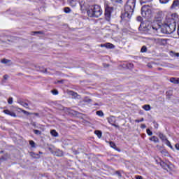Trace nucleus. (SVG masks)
<instances>
[{"label":"nucleus","mask_w":179,"mask_h":179,"mask_svg":"<svg viewBox=\"0 0 179 179\" xmlns=\"http://www.w3.org/2000/svg\"><path fill=\"white\" fill-rule=\"evenodd\" d=\"M145 31H146L147 34H155L157 36V34L163 33V27L159 23L154 22L150 25H148L145 28Z\"/></svg>","instance_id":"f03ea898"},{"label":"nucleus","mask_w":179,"mask_h":179,"mask_svg":"<svg viewBox=\"0 0 179 179\" xmlns=\"http://www.w3.org/2000/svg\"><path fill=\"white\" fill-rule=\"evenodd\" d=\"M136 179H143V177L141 176H136Z\"/></svg>","instance_id":"37998d69"},{"label":"nucleus","mask_w":179,"mask_h":179,"mask_svg":"<svg viewBox=\"0 0 179 179\" xmlns=\"http://www.w3.org/2000/svg\"><path fill=\"white\" fill-rule=\"evenodd\" d=\"M113 3H117V2H120L119 0H110Z\"/></svg>","instance_id":"c03bdc74"},{"label":"nucleus","mask_w":179,"mask_h":179,"mask_svg":"<svg viewBox=\"0 0 179 179\" xmlns=\"http://www.w3.org/2000/svg\"><path fill=\"white\" fill-rule=\"evenodd\" d=\"M175 147H176V149L177 150H179V143H176V144L175 145Z\"/></svg>","instance_id":"79ce46f5"},{"label":"nucleus","mask_w":179,"mask_h":179,"mask_svg":"<svg viewBox=\"0 0 179 179\" xmlns=\"http://www.w3.org/2000/svg\"><path fill=\"white\" fill-rule=\"evenodd\" d=\"M147 51H148V48L146 46L144 45L141 48V52H146Z\"/></svg>","instance_id":"393cba45"},{"label":"nucleus","mask_w":179,"mask_h":179,"mask_svg":"<svg viewBox=\"0 0 179 179\" xmlns=\"http://www.w3.org/2000/svg\"><path fill=\"white\" fill-rule=\"evenodd\" d=\"M101 47H105L106 48V43L105 44H101Z\"/></svg>","instance_id":"09e8293b"},{"label":"nucleus","mask_w":179,"mask_h":179,"mask_svg":"<svg viewBox=\"0 0 179 179\" xmlns=\"http://www.w3.org/2000/svg\"><path fill=\"white\" fill-rule=\"evenodd\" d=\"M114 8L110 6L108 3H105V18L108 22H110L111 20V13H113Z\"/></svg>","instance_id":"20e7f679"},{"label":"nucleus","mask_w":179,"mask_h":179,"mask_svg":"<svg viewBox=\"0 0 179 179\" xmlns=\"http://www.w3.org/2000/svg\"><path fill=\"white\" fill-rule=\"evenodd\" d=\"M134 12L124 10V13L121 15L122 20H125V22H129Z\"/></svg>","instance_id":"0eeeda50"},{"label":"nucleus","mask_w":179,"mask_h":179,"mask_svg":"<svg viewBox=\"0 0 179 179\" xmlns=\"http://www.w3.org/2000/svg\"><path fill=\"white\" fill-rule=\"evenodd\" d=\"M158 136L162 141V142H165V141L167 139L166 135L163 134L162 133H159Z\"/></svg>","instance_id":"f8f14e48"},{"label":"nucleus","mask_w":179,"mask_h":179,"mask_svg":"<svg viewBox=\"0 0 179 179\" xmlns=\"http://www.w3.org/2000/svg\"><path fill=\"white\" fill-rule=\"evenodd\" d=\"M129 66H130V68H132L134 66V64H129Z\"/></svg>","instance_id":"8fccbe9b"},{"label":"nucleus","mask_w":179,"mask_h":179,"mask_svg":"<svg viewBox=\"0 0 179 179\" xmlns=\"http://www.w3.org/2000/svg\"><path fill=\"white\" fill-rule=\"evenodd\" d=\"M160 165L163 167V169H166V167H169V165H166L164 162H161Z\"/></svg>","instance_id":"72a5a7b5"},{"label":"nucleus","mask_w":179,"mask_h":179,"mask_svg":"<svg viewBox=\"0 0 179 179\" xmlns=\"http://www.w3.org/2000/svg\"><path fill=\"white\" fill-rule=\"evenodd\" d=\"M88 101H90V102L92 101V99H88Z\"/></svg>","instance_id":"6e6d98bb"},{"label":"nucleus","mask_w":179,"mask_h":179,"mask_svg":"<svg viewBox=\"0 0 179 179\" xmlns=\"http://www.w3.org/2000/svg\"><path fill=\"white\" fill-rule=\"evenodd\" d=\"M50 134L52 136H58V133L55 130H52Z\"/></svg>","instance_id":"4be33fe9"},{"label":"nucleus","mask_w":179,"mask_h":179,"mask_svg":"<svg viewBox=\"0 0 179 179\" xmlns=\"http://www.w3.org/2000/svg\"><path fill=\"white\" fill-rule=\"evenodd\" d=\"M176 31V20L173 17H167L165 24L162 27L164 34H171Z\"/></svg>","instance_id":"f257e3e1"},{"label":"nucleus","mask_w":179,"mask_h":179,"mask_svg":"<svg viewBox=\"0 0 179 179\" xmlns=\"http://www.w3.org/2000/svg\"><path fill=\"white\" fill-rule=\"evenodd\" d=\"M79 3H80V6H81V8H85V6H86L85 0H79Z\"/></svg>","instance_id":"a211bd4d"},{"label":"nucleus","mask_w":179,"mask_h":179,"mask_svg":"<svg viewBox=\"0 0 179 179\" xmlns=\"http://www.w3.org/2000/svg\"><path fill=\"white\" fill-rule=\"evenodd\" d=\"M34 115H36V117H38V113H34Z\"/></svg>","instance_id":"864d4df0"},{"label":"nucleus","mask_w":179,"mask_h":179,"mask_svg":"<svg viewBox=\"0 0 179 179\" xmlns=\"http://www.w3.org/2000/svg\"><path fill=\"white\" fill-rule=\"evenodd\" d=\"M87 13L90 17H100L103 15V10L100 6L93 5L90 6Z\"/></svg>","instance_id":"7ed1b4c3"},{"label":"nucleus","mask_w":179,"mask_h":179,"mask_svg":"<svg viewBox=\"0 0 179 179\" xmlns=\"http://www.w3.org/2000/svg\"><path fill=\"white\" fill-rule=\"evenodd\" d=\"M113 127H115V128H120V126L118 124H115V123H114L113 124H112Z\"/></svg>","instance_id":"49530a36"},{"label":"nucleus","mask_w":179,"mask_h":179,"mask_svg":"<svg viewBox=\"0 0 179 179\" xmlns=\"http://www.w3.org/2000/svg\"><path fill=\"white\" fill-rule=\"evenodd\" d=\"M51 93H52V94L57 95V94H58V90H53L51 91Z\"/></svg>","instance_id":"f704fd0d"},{"label":"nucleus","mask_w":179,"mask_h":179,"mask_svg":"<svg viewBox=\"0 0 179 179\" xmlns=\"http://www.w3.org/2000/svg\"><path fill=\"white\" fill-rule=\"evenodd\" d=\"M41 72H44L45 73H47V69H45V71L41 70Z\"/></svg>","instance_id":"de8ad7c7"},{"label":"nucleus","mask_w":179,"mask_h":179,"mask_svg":"<svg viewBox=\"0 0 179 179\" xmlns=\"http://www.w3.org/2000/svg\"><path fill=\"white\" fill-rule=\"evenodd\" d=\"M8 62H10V60L7 59H3L1 60V63H2V64H8Z\"/></svg>","instance_id":"bb28decb"},{"label":"nucleus","mask_w":179,"mask_h":179,"mask_svg":"<svg viewBox=\"0 0 179 179\" xmlns=\"http://www.w3.org/2000/svg\"><path fill=\"white\" fill-rule=\"evenodd\" d=\"M109 145L110 148H113V149H115V150H117V152H121V150L120 148H117V145L113 141L109 142Z\"/></svg>","instance_id":"9b49d317"},{"label":"nucleus","mask_w":179,"mask_h":179,"mask_svg":"<svg viewBox=\"0 0 179 179\" xmlns=\"http://www.w3.org/2000/svg\"><path fill=\"white\" fill-rule=\"evenodd\" d=\"M150 141H152V142H155V143H159V138L154 136L150 138Z\"/></svg>","instance_id":"dca6fc26"},{"label":"nucleus","mask_w":179,"mask_h":179,"mask_svg":"<svg viewBox=\"0 0 179 179\" xmlns=\"http://www.w3.org/2000/svg\"><path fill=\"white\" fill-rule=\"evenodd\" d=\"M65 13H69L71 12V8L69 7L64 8Z\"/></svg>","instance_id":"c85d7f7f"},{"label":"nucleus","mask_w":179,"mask_h":179,"mask_svg":"<svg viewBox=\"0 0 179 179\" xmlns=\"http://www.w3.org/2000/svg\"><path fill=\"white\" fill-rule=\"evenodd\" d=\"M108 122L109 124H111L112 125L115 124V117L113 116H111L110 117L108 118Z\"/></svg>","instance_id":"ddd939ff"},{"label":"nucleus","mask_w":179,"mask_h":179,"mask_svg":"<svg viewBox=\"0 0 179 179\" xmlns=\"http://www.w3.org/2000/svg\"><path fill=\"white\" fill-rule=\"evenodd\" d=\"M170 0H159L160 3H169Z\"/></svg>","instance_id":"2f4dec72"},{"label":"nucleus","mask_w":179,"mask_h":179,"mask_svg":"<svg viewBox=\"0 0 179 179\" xmlns=\"http://www.w3.org/2000/svg\"><path fill=\"white\" fill-rule=\"evenodd\" d=\"M34 157L36 159H40V155L38 154H34Z\"/></svg>","instance_id":"4c0bfd02"},{"label":"nucleus","mask_w":179,"mask_h":179,"mask_svg":"<svg viewBox=\"0 0 179 179\" xmlns=\"http://www.w3.org/2000/svg\"><path fill=\"white\" fill-rule=\"evenodd\" d=\"M8 78H9V76L8 75H4L3 76V79H5V80H7Z\"/></svg>","instance_id":"a18cd8bd"},{"label":"nucleus","mask_w":179,"mask_h":179,"mask_svg":"<svg viewBox=\"0 0 179 179\" xmlns=\"http://www.w3.org/2000/svg\"><path fill=\"white\" fill-rule=\"evenodd\" d=\"M22 113H23L24 114H26L27 115H30V113L28 111H26L24 110H21Z\"/></svg>","instance_id":"c9c22d12"},{"label":"nucleus","mask_w":179,"mask_h":179,"mask_svg":"<svg viewBox=\"0 0 179 179\" xmlns=\"http://www.w3.org/2000/svg\"><path fill=\"white\" fill-rule=\"evenodd\" d=\"M141 4L142 5V3H147V2H150V0H139Z\"/></svg>","instance_id":"473e14b6"},{"label":"nucleus","mask_w":179,"mask_h":179,"mask_svg":"<svg viewBox=\"0 0 179 179\" xmlns=\"http://www.w3.org/2000/svg\"><path fill=\"white\" fill-rule=\"evenodd\" d=\"M163 41H164V39H162V38H155V42L160 44L161 43H163Z\"/></svg>","instance_id":"aec40b11"},{"label":"nucleus","mask_w":179,"mask_h":179,"mask_svg":"<svg viewBox=\"0 0 179 179\" xmlns=\"http://www.w3.org/2000/svg\"><path fill=\"white\" fill-rule=\"evenodd\" d=\"M165 142L166 146H169V148H171V149H173V145H171V143H170V141L168 139H166Z\"/></svg>","instance_id":"5701e85b"},{"label":"nucleus","mask_w":179,"mask_h":179,"mask_svg":"<svg viewBox=\"0 0 179 179\" xmlns=\"http://www.w3.org/2000/svg\"><path fill=\"white\" fill-rule=\"evenodd\" d=\"M141 128H142V129H145V128H146V124H142L141 125Z\"/></svg>","instance_id":"ea45409f"},{"label":"nucleus","mask_w":179,"mask_h":179,"mask_svg":"<svg viewBox=\"0 0 179 179\" xmlns=\"http://www.w3.org/2000/svg\"><path fill=\"white\" fill-rule=\"evenodd\" d=\"M8 104H13V97H10L8 99Z\"/></svg>","instance_id":"c756f323"},{"label":"nucleus","mask_w":179,"mask_h":179,"mask_svg":"<svg viewBox=\"0 0 179 179\" xmlns=\"http://www.w3.org/2000/svg\"><path fill=\"white\" fill-rule=\"evenodd\" d=\"M96 115H99V117H103L104 115V113L101 110H98L96 112Z\"/></svg>","instance_id":"b1692460"},{"label":"nucleus","mask_w":179,"mask_h":179,"mask_svg":"<svg viewBox=\"0 0 179 179\" xmlns=\"http://www.w3.org/2000/svg\"><path fill=\"white\" fill-rule=\"evenodd\" d=\"M141 15L143 17H149L152 15V10L149 5H144L141 8Z\"/></svg>","instance_id":"423d86ee"},{"label":"nucleus","mask_w":179,"mask_h":179,"mask_svg":"<svg viewBox=\"0 0 179 179\" xmlns=\"http://www.w3.org/2000/svg\"><path fill=\"white\" fill-rule=\"evenodd\" d=\"M9 159H10V155L9 154H3V151L0 152V164L1 163H3V162H6V160H9Z\"/></svg>","instance_id":"6e6552de"},{"label":"nucleus","mask_w":179,"mask_h":179,"mask_svg":"<svg viewBox=\"0 0 179 179\" xmlns=\"http://www.w3.org/2000/svg\"><path fill=\"white\" fill-rule=\"evenodd\" d=\"M148 68H152V65H150V64H148Z\"/></svg>","instance_id":"603ef678"},{"label":"nucleus","mask_w":179,"mask_h":179,"mask_svg":"<svg viewBox=\"0 0 179 179\" xmlns=\"http://www.w3.org/2000/svg\"><path fill=\"white\" fill-rule=\"evenodd\" d=\"M171 54H174V52H173V51H171Z\"/></svg>","instance_id":"5fc2aeb1"},{"label":"nucleus","mask_w":179,"mask_h":179,"mask_svg":"<svg viewBox=\"0 0 179 179\" xmlns=\"http://www.w3.org/2000/svg\"><path fill=\"white\" fill-rule=\"evenodd\" d=\"M49 150H50V151H51V148H49Z\"/></svg>","instance_id":"4d7b16f0"},{"label":"nucleus","mask_w":179,"mask_h":179,"mask_svg":"<svg viewBox=\"0 0 179 179\" xmlns=\"http://www.w3.org/2000/svg\"><path fill=\"white\" fill-rule=\"evenodd\" d=\"M29 145L31 146V148L36 147V143H34L33 141H29Z\"/></svg>","instance_id":"cd10ccee"},{"label":"nucleus","mask_w":179,"mask_h":179,"mask_svg":"<svg viewBox=\"0 0 179 179\" xmlns=\"http://www.w3.org/2000/svg\"><path fill=\"white\" fill-rule=\"evenodd\" d=\"M143 108L145 110V111H149L150 110V105H144Z\"/></svg>","instance_id":"412c9836"},{"label":"nucleus","mask_w":179,"mask_h":179,"mask_svg":"<svg viewBox=\"0 0 179 179\" xmlns=\"http://www.w3.org/2000/svg\"><path fill=\"white\" fill-rule=\"evenodd\" d=\"M143 121H144V119H143V117H142L141 120H136L135 122H142Z\"/></svg>","instance_id":"e433bc0d"},{"label":"nucleus","mask_w":179,"mask_h":179,"mask_svg":"<svg viewBox=\"0 0 179 179\" xmlns=\"http://www.w3.org/2000/svg\"><path fill=\"white\" fill-rule=\"evenodd\" d=\"M147 134L149 135V136H152V135H153V132H152V131H150L149 129H147Z\"/></svg>","instance_id":"7c9ffc66"},{"label":"nucleus","mask_w":179,"mask_h":179,"mask_svg":"<svg viewBox=\"0 0 179 179\" xmlns=\"http://www.w3.org/2000/svg\"><path fill=\"white\" fill-rule=\"evenodd\" d=\"M20 104L22 106V107H24L25 108H29V103L24 102V101H21L20 102Z\"/></svg>","instance_id":"f3484780"},{"label":"nucleus","mask_w":179,"mask_h":179,"mask_svg":"<svg viewBox=\"0 0 179 179\" xmlns=\"http://www.w3.org/2000/svg\"><path fill=\"white\" fill-rule=\"evenodd\" d=\"M106 48H109L110 50H113V49L115 48V46L113 43H106Z\"/></svg>","instance_id":"4468645a"},{"label":"nucleus","mask_w":179,"mask_h":179,"mask_svg":"<svg viewBox=\"0 0 179 179\" xmlns=\"http://www.w3.org/2000/svg\"><path fill=\"white\" fill-rule=\"evenodd\" d=\"M4 114H6L7 115H10V117H14V118H16L17 116L16 115V113L14 112H12L9 110H3Z\"/></svg>","instance_id":"1a4fd4ad"},{"label":"nucleus","mask_w":179,"mask_h":179,"mask_svg":"<svg viewBox=\"0 0 179 179\" xmlns=\"http://www.w3.org/2000/svg\"><path fill=\"white\" fill-rule=\"evenodd\" d=\"M68 3L70 6L75 7L78 5V0H68Z\"/></svg>","instance_id":"9d476101"},{"label":"nucleus","mask_w":179,"mask_h":179,"mask_svg":"<svg viewBox=\"0 0 179 179\" xmlns=\"http://www.w3.org/2000/svg\"><path fill=\"white\" fill-rule=\"evenodd\" d=\"M34 134H35V135H41V131L40 130L34 129Z\"/></svg>","instance_id":"a878e982"},{"label":"nucleus","mask_w":179,"mask_h":179,"mask_svg":"<svg viewBox=\"0 0 179 179\" xmlns=\"http://www.w3.org/2000/svg\"><path fill=\"white\" fill-rule=\"evenodd\" d=\"M94 134H95V135H96L98 136V138H101L102 133L101 131L96 130L94 131Z\"/></svg>","instance_id":"6ab92c4d"},{"label":"nucleus","mask_w":179,"mask_h":179,"mask_svg":"<svg viewBox=\"0 0 179 179\" xmlns=\"http://www.w3.org/2000/svg\"><path fill=\"white\" fill-rule=\"evenodd\" d=\"M136 5V0H127V3L124 6V10H126L127 12H134Z\"/></svg>","instance_id":"39448f33"},{"label":"nucleus","mask_w":179,"mask_h":179,"mask_svg":"<svg viewBox=\"0 0 179 179\" xmlns=\"http://www.w3.org/2000/svg\"><path fill=\"white\" fill-rule=\"evenodd\" d=\"M137 20L138 22H142V17L141 16L137 17Z\"/></svg>","instance_id":"a19ab883"},{"label":"nucleus","mask_w":179,"mask_h":179,"mask_svg":"<svg viewBox=\"0 0 179 179\" xmlns=\"http://www.w3.org/2000/svg\"><path fill=\"white\" fill-rule=\"evenodd\" d=\"M170 82H171V83H174L175 85H178V83H179V78H171L170 79Z\"/></svg>","instance_id":"2eb2a0df"},{"label":"nucleus","mask_w":179,"mask_h":179,"mask_svg":"<svg viewBox=\"0 0 179 179\" xmlns=\"http://www.w3.org/2000/svg\"><path fill=\"white\" fill-rule=\"evenodd\" d=\"M32 33L34 34H34H42L41 31H34Z\"/></svg>","instance_id":"58836bf2"},{"label":"nucleus","mask_w":179,"mask_h":179,"mask_svg":"<svg viewBox=\"0 0 179 179\" xmlns=\"http://www.w3.org/2000/svg\"><path fill=\"white\" fill-rule=\"evenodd\" d=\"M176 57H179V53L175 54Z\"/></svg>","instance_id":"3c124183"}]
</instances>
